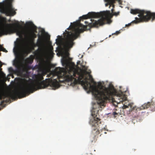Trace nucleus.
<instances>
[{"label": "nucleus", "instance_id": "nucleus-1", "mask_svg": "<svg viewBox=\"0 0 155 155\" xmlns=\"http://www.w3.org/2000/svg\"><path fill=\"white\" fill-rule=\"evenodd\" d=\"M62 66L65 67L64 76L65 79L68 81H74L75 84L78 80L83 86L86 90H89L91 92L97 100L98 107L105 106V104L107 101H112L113 102L114 99L113 97L114 92H115L117 96L122 98V101L126 100V98L123 95V93L121 91L119 92L115 91V90L112 84H110L108 87L101 86L99 89L96 86V83L93 79L91 80L92 83L94 84L91 85L88 81L87 78H84V74L81 72L78 71L76 68V66L73 62H70L66 58L61 60Z\"/></svg>", "mask_w": 155, "mask_h": 155}, {"label": "nucleus", "instance_id": "nucleus-2", "mask_svg": "<svg viewBox=\"0 0 155 155\" xmlns=\"http://www.w3.org/2000/svg\"><path fill=\"white\" fill-rule=\"evenodd\" d=\"M37 82L36 84L33 82L21 86L18 89L16 90L13 93H7L8 99L5 101L3 100L1 102L2 104L5 102L9 101L10 99H14L17 97L19 98L25 97L27 95H29L30 93H33L37 89H43L50 87L53 89L58 88L60 87L58 81L56 79L53 80L52 77L50 78L46 79L45 80L41 81L43 79V74H38L36 75Z\"/></svg>", "mask_w": 155, "mask_h": 155}, {"label": "nucleus", "instance_id": "nucleus-3", "mask_svg": "<svg viewBox=\"0 0 155 155\" xmlns=\"http://www.w3.org/2000/svg\"><path fill=\"white\" fill-rule=\"evenodd\" d=\"M97 21L91 19L89 22L87 21H85L86 25H84L79 23L75 24L74 27H77L78 28L76 30L75 33L71 31H69L66 30L65 31L66 35H65V41L64 44V47L66 48H71L74 45L73 41L76 39L79 35L80 34L83 32L84 30L87 29L88 27V29H90L93 27H98L99 26L103 25V20L101 18Z\"/></svg>", "mask_w": 155, "mask_h": 155}, {"label": "nucleus", "instance_id": "nucleus-4", "mask_svg": "<svg viewBox=\"0 0 155 155\" xmlns=\"http://www.w3.org/2000/svg\"><path fill=\"white\" fill-rule=\"evenodd\" d=\"M131 14L133 15H136L139 14L138 16L139 18H135V19L128 24L126 26H130L131 24H137L139 23L145 21H149L151 19V21H153L155 20V13H152L150 11L141 10L138 9H131L130 11Z\"/></svg>", "mask_w": 155, "mask_h": 155}, {"label": "nucleus", "instance_id": "nucleus-5", "mask_svg": "<svg viewBox=\"0 0 155 155\" xmlns=\"http://www.w3.org/2000/svg\"><path fill=\"white\" fill-rule=\"evenodd\" d=\"M16 32V34L20 38H23L24 35L26 38L29 39V36L28 35L25 31L22 29V27L19 23L7 24L5 27H0V36L4 34H7L12 32Z\"/></svg>", "mask_w": 155, "mask_h": 155}, {"label": "nucleus", "instance_id": "nucleus-6", "mask_svg": "<svg viewBox=\"0 0 155 155\" xmlns=\"http://www.w3.org/2000/svg\"><path fill=\"white\" fill-rule=\"evenodd\" d=\"M99 110L97 109H93L91 110V115L93 118L91 119L90 121V124L91 125L92 127V133L95 137L101 133L100 130H101V136L103 134H106L105 132L104 128L103 129L101 127V123H99L100 119L97 117Z\"/></svg>", "mask_w": 155, "mask_h": 155}, {"label": "nucleus", "instance_id": "nucleus-7", "mask_svg": "<svg viewBox=\"0 0 155 155\" xmlns=\"http://www.w3.org/2000/svg\"><path fill=\"white\" fill-rule=\"evenodd\" d=\"M116 0H104V1L107 2L105 4L106 6L109 5V8L112 7L111 9V12L112 13H110V11H106L101 12V18L102 19L103 25L105 24L107 21L110 18H112L113 16H117L119 15L120 12H114V3Z\"/></svg>", "mask_w": 155, "mask_h": 155}, {"label": "nucleus", "instance_id": "nucleus-8", "mask_svg": "<svg viewBox=\"0 0 155 155\" xmlns=\"http://www.w3.org/2000/svg\"><path fill=\"white\" fill-rule=\"evenodd\" d=\"M13 0H6L3 2L0 3V12L5 14L7 16H13L16 12L12 8V3Z\"/></svg>", "mask_w": 155, "mask_h": 155}, {"label": "nucleus", "instance_id": "nucleus-9", "mask_svg": "<svg viewBox=\"0 0 155 155\" xmlns=\"http://www.w3.org/2000/svg\"><path fill=\"white\" fill-rule=\"evenodd\" d=\"M101 18V12H89L86 15H83L80 17V20L81 21L82 19H87L89 18Z\"/></svg>", "mask_w": 155, "mask_h": 155}, {"label": "nucleus", "instance_id": "nucleus-10", "mask_svg": "<svg viewBox=\"0 0 155 155\" xmlns=\"http://www.w3.org/2000/svg\"><path fill=\"white\" fill-rule=\"evenodd\" d=\"M151 102H147L146 103H145L142 105L140 107H134L131 109V111H134L136 113H137L139 111H140L143 109H147L149 107L151 108Z\"/></svg>", "mask_w": 155, "mask_h": 155}, {"label": "nucleus", "instance_id": "nucleus-11", "mask_svg": "<svg viewBox=\"0 0 155 155\" xmlns=\"http://www.w3.org/2000/svg\"><path fill=\"white\" fill-rule=\"evenodd\" d=\"M32 42L33 46V49H34V48L36 46H38V48L45 47V44L44 38L39 35L38 36L36 44L33 43V41Z\"/></svg>", "mask_w": 155, "mask_h": 155}, {"label": "nucleus", "instance_id": "nucleus-12", "mask_svg": "<svg viewBox=\"0 0 155 155\" xmlns=\"http://www.w3.org/2000/svg\"><path fill=\"white\" fill-rule=\"evenodd\" d=\"M45 47L38 48L37 50L34 51V54L36 55L40 53V52L42 51L45 49Z\"/></svg>", "mask_w": 155, "mask_h": 155}, {"label": "nucleus", "instance_id": "nucleus-13", "mask_svg": "<svg viewBox=\"0 0 155 155\" xmlns=\"http://www.w3.org/2000/svg\"><path fill=\"white\" fill-rule=\"evenodd\" d=\"M54 71L57 74H60L62 72V69L60 67H57L55 68Z\"/></svg>", "mask_w": 155, "mask_h": 155}, {"label": "nucleus", "instance_id": "nucleus-14", "mask_svg": "<svg viewBox=\"0 0 155 155\" xmlns=\"http://www.w3.org/2000/svg\"><path fill=\"white\" fill-rule=\"evenodd\" d=\"M7 94V93H0V100L2 99H5L6 98L8 99V96L5 95Z\"/></svg>", "mask_w": 155, "mask_h": 155}, {"label": "nucleus", "instance_id": "nucleus-15", "mask_svg": "<svg viewBox=\"0 0 155 155\" xmlns=\"http://www.w3.org/2000/svg\"><path fill=\"white\" fill-rule=\"evenodd\" d=\"M151 108L152 111H155V101L151 102Z\"/></svg>", "mask_w": 155, "mask_h": 155}, {"label": "nucleus", "instance_id": "nucleus-16", "mask_svg": "<svg viewBox=\"0 0 155 155\" xmlns=\"http://www.w3.org/2000/svg\"><path fill=\"white\" fill-rule=\"evenodd\" d=\"M130 106V108H131V109H132V108H133V107H132V106L131 105H130V104H129L128 105H124V106H123V108L124 109H126L127 108H128ZM131 110H130V111H131V112H132V111H131ZM132 112H134V111H132Z\"/></svg>", "mask_w": 155, "mask_h": 155}, {"label": "nucleus", "instance_id": "nucleus-17", "mask_svg": "<svg viewBox=\"0 0 155 155\" xmlns=\"http://www.w3.org/2000/svg\"><path fill=\"white\" fill-rule=\"evenodd\" d=\"M32 61L29 58H28L25 60V62L27 64H31Z\"/></svg>", "mask_w": 155, "mask_h": 155}, {"label": "nucleus", "instance_id": "nucleus-18", "mask_svg": "<svg viewBox=\"0 0 155 155\" xmlns=\"http://www.w3.org/2000/svg\"><path fill=\"white\" fill-rule=\"evenodd\" d=\"M6 51V49L4 48H3V47L1 46L0 47V51Z\"/></svg>", "mask_w": 155, "mask_h": 155}, {"label": "nucleus", "instance_id": "nucleus-19", "mask_svg": "<svg viewBox=\"0 0 155 155\" xmlns=\"http://www.w3.org/2000/svg\"><path fill=\"white\" fill-rule=\"evenodd\" d=\"M120 31H117L115 33H113L112 34V35H117L118 34H120Z\"/></svg>", "mask_w": 155, "mask_h": 155}, {"label": "nucleus", "instance_id": "nucleus-20", "mask_svg": "<svg viewBox=\"0 0 155 155\" xmlns=\"http://www.w3.org/2000/svg\"><path fill=\"white\" fill-rule=\"evenodd\" d=\"M49 49H50V51H51V52L52 53H53V47L52 46H51L49 48Z\"/></svg>", "mask_w": 155, "mask_h": 155}, {"label": "nucleus", "instance_id": "nucleus-21", "mask_svg": "<svg viewBox=\"0 0 155 155\" xmlns=\"http://www.w3.org/2000/svg\"><path fill=\"white\" fill-rule=\"evenodd\" d=\"M8 70L10 72H12L13 71V68L12 67H10L8 68Z\"/></svg>", "mask_w": 155, "mask_h": 155}, {"label": "nucleus", "instance_id": "nucleus-22", "mask_svg": "<svg viewBox=\"0 0 155 155\" xmlns=\"http://www.w3.org/2000/svg\"><path fill=\"white\" fill-rule=\"evenodd\" d=\"M116 1H118V2L120 5L122 4V2L121 0H116L115 1V2Z\"/></svg>", "mask_w": 155, "mask_h": 155}, {"label": "nucleus", "instance_id": "nucleus-23", "mask_svg": "<svg viewBox=\"0 0 155 155\" xmlns=\"http://www.w3.org/2000/svg\"><path fill=\"white\" fill-rule=\"evenodd\" d=\"M112 114H113V115H114V116L115 117H116L115 116L116 115H117L118 114L116 112H113Z\"/></svg>", "mask_w": 155, "mask_h": 155}, {"label": "nucleus", "instance_id": "nucleus-24", "mask_svg": "<svg viewBox=\"0 0 155 155\" xmlns=\"http://www.w3.org/2000/svg\"><path fill=\"white\" fill-rule=\"evenodd\" d=\"M43 74V76H44L45 74H46V72H45L43 71V72H42V74Z\"/></svg>", "mask_w": 155, "mask_h": 155}, {"label": "nucleus", "instance_id": "nucleus-25", "mask_svg": "<svg viewBox=\"0 0 155 155\" xmlns=\"http://www.w3.org/2000/svg\"><path fill=\"white\" fill-rule=\"evenodd\" d=\"M73 26H71V25H70V27L68 28H67V29L69 30V29H72V28H73Z\"/></svg>", "mask_w": 155, "mask_h": 155}, {"label": "nucleus", "instance_id": "nucleus-26", "mask_svg": "<svg viewBox=\"0 0 155 155\" xmlns=\"http://www.w3.org/2000/svg\"><path fill=\"white\" fill-rule=\"evenodd\" d=\"M51 75L53 76V74H48L47 76V77H50Z\"/></svg>", "mask_w": 155, "mask_h": 155}, {"label": "nucleus", "instance_id": "nucleus-27", "mask_svg": "<svg viewBox=\"0 0 155 155\" xmlns=\"http://www.w3.org/2000/svg\"><path fill=\"white\" fill-rule=\"evenodd\" d=\"M35 35V34L34 33H31V36L32 37H33V36Z\"/></svg>", "mask_w": 155, "mask_h": 155}, {"label": "nucleus", "instance_id": "nucleus-28", "mask_svg": "<svg viewBox=\"0 0 155 155\" xmlns=\"http://www.w3.org/2000/svg\"><path fill=\"white\" fill-rule=\"evenodd\" d=\"M25 53L27 54L28 53V51H25Z\"/></svg>", "mask_w": 155, "mask_h": 155}, {"label": "nucleus", "instance_id": "nucleus-29", "mask_svg": "<svg viewBox=\"0 0 155 155\" xmlns=\"http://www.w3.org/2000/svg\"><path fill=\"white\" fill-rule=\"evenodd\" d=\"M139 113H138V114H137V116H138L139 115Z\"/></svg>", "mask_w": 155, "mask_h": 155}, {"label": "nucleus", "instance_id": "nucleus-30", "mask_svg": "<svg viewBox=\"0 0 155 155\" xmlns=\"http://www.w3.org/2000/svg\"><path fill=\"white\" fill-rule=\"evenodd\" d=\"M21 69L20 68H19V69H18V71H20L21 70Z\"/></svg>", "mask_w": 155, "mask_h": 155}, {"label": "nucleus", "instance_id": "nucleus-31", "mask_svg": "<svg viewBox=\"0 0 155 155\" xmlns=\"http://www.w3.org/2000/svg\"><path fill=\"white\" fill-rule=\"evenodd\" d=\"M111 36V35H110L109 36V37H110Z\"/></svg>", "mask_w": 155, "mask_h": 155}, {"label": "nucleus", "instance_id": "nucleus-32", "mask_svg": "<svg viewBox=\"0 0 155 155\" xmlns=\"http://www.w3.org/2000/svg\"><path fill=\"white\" fill-rule=\"evenodd\" d=\"M84 69L86 70L87 69H85V68H84Z\"/></svg>", "mask_w": 155, "mask_h": 155}]
</instances>
